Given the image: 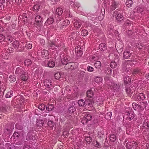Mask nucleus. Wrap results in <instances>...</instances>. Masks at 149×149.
Here are the masks:
<instances>
[{
  "label": "nucleus",
  "instance_id": "f257e3e1",
  "mask_svg": "<svg viewBox=\"0 0 149 149\" xmlns=\"http://www.w3.org/2000/svg\"><path fill=\"white\" fill-rule=\"evenodd\" d=\"M36 134L33 131L30 130L27 134L25 139L27 141H34L36 139Z\"/></svg>",
  "mask_w": 149,
  "mask_h": 149
},
{
  "label": "nucleus",
  "instance_id": "f03ea898",
  "mask_svg": "<svg viewBox=\"0 0 149 149\" xmlns=\"http://www.w3.org/2000/svg\"><path fill=\"white\" fill-rule=\"evenodd\" d=\"M133 52L132 51L130 50H126L123 52V57L125 59L129 58L131 56H132Z\"/></svg>",
  "mask_w": 149,
  "mask_h": 149
},
{
  "label": "nucleus",
  "instance_id": "7ed1b4c3",
  "mask_svg": "<svg viewBox=\"0 0 149 149\" xmlns=\"http://www.w3.org/2000/svg\"><path fill=\"white\" fill-rule=\"evenodd\" d=\"M44 85L47 88V90H50L53 87L52 83L50 80H46L44 82Z\"/></svg>",
  "mask_w": 149,
  "mask_h": 149
},
{
  "label": "nucleus",
  "instance_id": "20e7f679",
  "mask_svg": "<svg viewBox=\"0 0 149 149\" xmlns=\"http://www.w3.org/2000/svg\"><path fill=\"white\" fill-rule=\"evenodd\" d=\"M125 115L127 116L126 117V119L130 121L133 119L135 117V114L132 111H128L125 113Z\"/></svg>",
  "mask_w": 149,
  "mask_h": 149
},
{
  "label": "nucleus",
  "instance_id": "39448f33",
  "mask_svg": "<svg viewBox=\"0 0 149 149\" xmlns=\"http://www.w3.org/2000/svg\"><path fill=\"white\" fill-rule=\"evenodd\" d=\"M94 137L92 135L88 134L85 136V140L86 141V143L88 144H90L91 142L94 141Z\"/></svg>",
  "mask_w": 149,
  "mask_h": 149
},
{
  "label": "nucleus",
  "instance_id": "423d86ee",
  "mask_svg": "<svg viewBox=\"0 0 149 149\" xmlns=\"http://www.w3.org/2000/svg\"><path fill=\"white\" fill-rule=\"evenodd\" d=\"M24 97L23 96L19 95L17 96L15 103L17 104H20V105H22L24 103H25V101H24Z\"/></svg>",
  "mask_w": 149,
  "mask_h": 149
},
{
  "label": "nucleus",
  "instance_id": "0eeeda50",
  "mask_svg": "<svg viewBox=\"0 0 149 149\" xmlns=\"http://www.w3.org/2000/svg\"><path fill=\"white\" fill-rule=\"evenodd\" d=\"M85 107H88V108L90 107L92 109H93L94 108L93 106L94 102L93 101L89 99H86L85 100Z\"/></svg>",
  "mask_w": 149,
  "mask_h": 149
},
{
  "label": "nucleus",
  "instance_id": "6e6552de",
  "mask_svg": "<svg viewBox=\"0 0 149 149\" xmlns=\"http://www.w3.org/2000/svg\"><path fill=\"white\" fill-rule=\"evenodd\" d=\"M74 64L73 62H69L67 63L65 66L66 70H72L74 69Z\"/></svg>",
  "mask_w": 149,
  "mask_h": 149
},
{
  "label": "nucleus",
  "instance_id": "1a4fd4ad",
  "mask_svg": "<svg viewBox=\"0 0 149 149\" xmlns=\"http://www.w3.org/2000/svg\"><path fill=\"white\" fill-rule=\"evenodd\" d=\"M92 116L89 114L86 115L85 118L81 120V122L84 124H86L88 121L91 120Z\"/></svg>",
  "mask_w": 149,
  "mask_h": 149
},
{
  "label": "nucleus",
  "instance_id": "9d476101",
  "mask_svg": "<svg viewBox=\"0 0 149 149\" xmlns=\"http://www.w3.org/2000/svg\"><path fill=\"white\" fill-rule=\"evenodd\" d=\"M25 71L24 69L21 66H19L17 67L15 71V74H16L19 75L23 74Z\"/></svg>",
  "mask_w": 149,
  "mask_h": 149
},
{
  "label": "nucleus",
  "instance_id": "9b49d317",
  "mask_svg": "<svg viewBox=\"0 0 149 149\" xmlns=\"http://www.w3.org/2000/svg\"><path fill=\"white\" fill-rule=\"evenodd\" d=\"M58 45L56 43L51 41H49L47 43V47L49 49H54L55 47H57Z\"/></svg>",
  "mask_w": 149,
  "mask_h": 149
},
{
  "label": "nucleus",
  "instance_id": "f8f14e48",
  "mask_svg": "<svg viewBox=\"0 0 149 149\" xmlns=\"http://www.w3.org/2000/svg\"><path fill=\"white\" fill-rule=\"evenodd\" d=\"M126 146L127 149H134L136 146V145L135 143L134 144L131 142H128Z\"/></svg>",
  "mask_w": 149,
  "mask_h": 149
},
{
  "label": "nucleus",
  "instance_id": "ddd939ff",
  "mask_svg": "<svg viewBox=\"0 0 149 149\" xmlns=\"http://www.w3.org/2000/svg\"><path fill=\"white\" fill-rule=\"evenodd\" d=\"M54 106L53 104H48L46 106V112H49L54 110Z\"/></svg>",
  "mask_w": 149,
  "mask_h": 149
},
{
  "label": "nucleus",
  "instance_id": "4468645a",
  "mask_svg": "<svg viewBox=\"0 0 149 149\" xmlns=\"http://www.w3.org/2000/svg\"><path fill=\"white\" fill-rule=\"evenodd\" d=\"M14 128L13 126L11 125L7 127V128L5 130L4 132L5 133L10 134L12 132Z\"/></svg>",
  "mask_w": 149,
  "mask_h": 149
},
{
  "label": "nucleus",
  "instance_id": "2eb2a0df",
  "mask_svg": "<svg viewBox=\"0 0 149 149\" xmlns=\"http://www.w3.org/2000/svg\"><path fill=\"white\" fill-rule=\"evenodd\" d=\"M148 104L146 102H142L141 103L140 106V109L141 110H143L145 109V110H146L148 108Z\"/></svg>",
  "mask_w": 149,
  "mask_h": 149
},
{
  "label": "nucleus",
  "instance_id": "dca6fc26",
  "mask_svg": "<svg viewBox=\"0 0 149 149\" xmlns=\"http://www.w3.org/2000/svg\"><path fill=\"white\" fill-rule=\"evenodd\" d=\"M21 79L23 81H26L28 78L27 72L26 71H25L23 74L21 75Z\"/></svg>",
  "mask_w": 149,
  "mask_h": 149
},
{
  "label": "nucleus",
  "instance_id": "f3484780",
  "mask_svg": "<svg viewBox=\"0 0 149 149\" xmlns=\"http://www.w3.org/2000/svg\"><path fill=\"white\" fill-rule=\"evenodd\" d=\"M115 17L116 18V22H120L122 21L123 19V17L120 14H118L117 15V16L115 15Z\"/></svg>",
  "mask_w": 149,
  "mask_h": 149
},
{
  "label": "nucleus",
  "instance_id": "a211bd4d",
  "mask_svg": "<svg viewBox=\"0 0 149 149\" xmlns=\"http://www.w3.org/2000/svg\"><path fill=\"white\" fill-rule=\"evenodd\" d=\"M43 18L39 15H37L35 18L36 22L38 24H40L43 22Z\"/></svg>",
  "mask_w": 149,
  "mask_h": 149
},
{
  "label": "nucleus",
  "instance_id": "6ab92c4d",
  "mask_svg": "<svg viewBox=\"0 0 149 149\" xmlns=\"http://www.w3.org/2000/svg\"><path fill=\"white\" fill-rule=\"evenodd\" d=\"M69 113L71 114H72L75 111L76 109L74 105H70L68 108Z\"/></svg>",
  "mask_w": 149,
  "mask_h": 149
},
{
  "label": "nucleus",
  "instance_id": "aec40b11",
  "mask_svg": "<svg viewBox=\"0 0 149 149\" xmlns=\"http://www.w3.org/2000/svg\"><path fill=\"white\" fill-rule=\"evenodd\" d=\"M99 47L100 50L102 51L106 50L107 49V46L106 44L104 43L100 44Z\"/></svg>",
  "mask_w": 149,
  "mask_h": 149
},
{
  "label": "nucleus",
  "instance_id": "412c9836",
  "mask_svg": "<svg viewBox=\"0 0 149 149\" xmlns=\"http://www.w3.org/2000/svg\"><path fill=\"white\" fill-rule=\"evenodd\" d=\"M13 47L15 49H17L19 46V42L17 40H15L12 43Z\"/></svg>",
  "mask_w": 149,
  "mask_h": 149
},
{
  "label": "nucleus",
  "instance_id": "4be33fe9",
  "mask_svg": "<svg viewBox=\"0 0 149 149\" xmlns=\"http://www.w3.org/2000/svg\"><path fill=\"white\" fill-rule=\"evenodd\" d=\"M125 84H129L131 82V79L128 76H125L123 78Z\"/></svg>",
  "mask_w": 149,
  "mask_h": 149
},
{
  "label": "nucleus",
  "instance_id": "5701e85b",
  "mask_svg": "<svg viewBox=\"0 0 149 149\" xmlns=\"http://www.w3.org/2000/svg\"><path fill=\"white\" fill-rule=\"evenodd\" d=\"M137 98L139 100H143L146 98L145 95L143 93H139L137 95Z\"/></svg>",
  "mask_w": 149,
  "mask_h": 149
},
{
  "label": "nucleus",
  "instance_id": "b1692460",
  "mask_svg": "<svg viewBox=\"0 0 149 149\" xmlns=\"http://www.w3.org/2000/svg\"><path fill=\"white\" fill-rule=\"evenodd\" d=\"M76 52H77V55L79 57L81 56L82 54H83V52L82 50L80 48H79V49L78 48H75V49Z\"/></svg>",
  "mask_w": 149,
  "mask_h": 149
},
{
  "label": "nucleus",
  "instance_id": "393cba45",
  "mask_svg": "<svg viewBox=\"0 0 149 149\" xmlns=\"http://www.w3.org/2000/svg\"><path fill=\"white\" fill-rule=\"evenodd\" d=\"M92 144L95 147L98 148H101L102 147V146L100 143L97 141H92Z\"/></svg>",
  "mask_w": 149,
  "mask_h": 149
},
{
  "label": "nucleus",
  "instance_id": "a878e982",
  "mask_svg": "<svg viewBox=\"0 0 149 149\" xmlns=\"http://www.w3.org/2000/svg\"><path fill=\"white\" fill-rule=\"evenodd\" d=\"M85 101L83 99L79 100L78 102V104L80 107H85Z\"/></svg>",
  "mask_w": 149,
  "mask_h": 149
},
{
  "label": "nucleus",
  "instance_id": "bb28decb",
  "mask_svg": "<svg viewBox=\"0 0 149 149\" xmlns=\"http://www.w3.org/2000/svg\"><path fill=\"white\" fill-rule=\"evenodd\" d=\"M47 65L49 68H53L55 66V62L52 60L49 61L47 63Z\"/></svg>",
  "mask_w": 149,
  "mask_h": 149
},
{
  "label": "nucleus",
  "instance_id": "cd10ccee",
  "mask_svg": "<svg viewBox=\"0 0 149 149\" xmlns=\"http://www.w3.org/2000/svg\"><path fill=\"white\" fill-rule=\"evenodd\" d=\"M6 146L8 149H15V148L13 144H10L9 143H7L6 144Z\"/></svg>",
  "mask_w": 149,
  "mask_h": 149
},
{
  "label": "nucleus",
  "instance_id": "c85d7f7f",
  "mask_svg": "<svg viewBox=\"0 0 149 149\" xmlns=\"http://www.w3.org/2000/svg\"><path fill=\"white\" fill-rule=\"evenodd\" d=\"M54 21V19L52 17H50L46 21V22L45 24L46 25L47 24H52Z\"/></svg>",
  "mask_w": 149,
  "mask_h": 149
},
{
  "label": "nucleus",
  "instance_id": "c756f323",
  "mask_svg": "<svg viewBox=\"0 0 149 149\" xmlns=\"http://www.w3.org/2000/svg\"><path fill=\"white\" fill-rule=\"evenodd\" d=\"M119 5L118 2L113 1L112 3V6L111 7V8L112 10H114L118 7Z\"/></svg>",
  "mask_w": 149,
  "mask_h": 149
},
{
  "label": "nucleus",
  "instance_id": "7c9ffc66",
  "mask_svg": "<svg viewBox=\"0 0 149 149\" xmlns=\"http://www.w3.org/2000/svg\"><path fill=\"white\" fill-rule=\"evenodd\" d=\"M143 125L146 128H149V120L146 119L143 123Z\"/></svg>",
  "mask_w": 149,
  "mask_h": 149
},
{
  "label": "nucleus",
  "instance_id": "2f4dec72",
  "mask_svg": "<svg viewBox=\"0 0 149 149\" xmlns=\"http://www.w3.org/2000/svg\"><path fill=\"white\" fill-rule=\"evenodd\" d=\"M132 105L133 108L135 110H138L139 109H140V105H139L135 102L133 103Z\"/></svg>",
  "mask_w": 149,
  "mask_h": 149
},
{
  "label": "nucleus",
  "instance_id": "473e14b6",
  "mask_svg": "<svg viewBox=\"0 0 149 149\" xmlns=\"http://www.w3.org/2000/svg\"><path fill=\"white\" fill-rule=\"evenodd\" d=\"M125 4L127 7H131L132 6L133 4L132 0H127Z\"/></svg>",
  "mask_w": 149,
  "mask_h": 149
},
{
  "label": "nucleus",
  "instance_id": "72a5a7b5",
  "mask_svg": "<svg viewBox=\"0 0 149 149\" xmlns=\"http://www.w3.org/2000/svg\"><path fill=\"white\" fill-rule=\"evenodd\" d=\"M111 86H112V87L113 88V89L115 91H118L119 89L120 86L118 84L113 83Z\"/></svg>",
  "mask_w": 149,
  "mask_h": 149
},
{
  "label": "nucleus",
  "instance_id": "f704fd0d",
  "mask_svg": "<svg viewBox=\"0 0 149 149\" xmlns=\"http://www.w3.org/2000/svg\"><path fill=\"white\" fill-rule=\"evenodd\" d=\"M87 96L88 98L92 97L93 96V93L91 90L87 91L86 93Z\"/></svg>",
  "mask_w": 149,
  "mask_h": 149
},
{
  "label": "nucleus",
  "instance_id": "c9c22d12",
  "mask_svg": "<svg viewBox=\"0 0 149 149\" xmlns=\"http://www.w3.org/2000/svg\"><path fill=\"white\" fill-rule=\"evenodd\" d=\"M44 124V123L43 120H39L37 121L36 124L38 127H42Z\"/></svg>",
  "mask_w": 149,
  "mask_h": 149
},
{
  "label": "nucleus",
  "instance_id": "e433bc0d",
  "mask_svg": "<svg viewBox=\"0 0 149 149\" xmlns=\"http://www.w3.org/2000/svg\"><path fill=\"white\" fill-rule=\"evenodd\" d=\"M95 66L98 69H100L101 67V63L100 61H97L94 64Z\"/></svg>",
  "mask_w": 149,
  "mask_h": 149
},
{
  "label": "nucleus",
  "instance_id": "4c0bfd02",
  "mask_svg": "<svg viewBox=\"0 0 149 149\" xmlns=\"http://www.w3.org/2000/svg\"><path fill=\"white\" fill-rule=\"evenodd\" d=\"M56 13L58 15L60 16L63 13V10L61 8H58L56 10Z\"/></svg>",
  "mask_w": 149,
  "mask_h": 149
},
{
  "label": "nucleus",
  "instance_id": "58836bf2",
  "mask_svg": "<svg viewBox=\"0 0 149 149\" xmlns=\"http://www.w3.org/2000/svg\"><path fill=\"white\" fill-rule=\"evenodd\" d=\"M112 115V112H109L105 115L104 118L107 120L110 119L111 118Z\"/></svg>",
  "mask_w": 149,
  "mask_h": 149
},
{
  "label": "nucleus",
  "instance_id": "ea45409f",
  "mask_svg": "<svg viewBox=\"0 0 149 149\" xmlns=\"http://www.w3.org/2000/svg\"><path fill=\"white\" fill-rule=\"evenodd\" d=\"M8 80L11 83H13L16 80V78L14 75H10L8 78Z\"/></svg>",
  "mask_w": 149,
  "mask_h": 149
},
{
  "label": "nucleus",
  "instance_id": "a19ab883",
  "mask_svg": "<svg viewBox=\"0 0 149 149\" xmlns=\"http://www.w3.org/2000/svg\"><path fill=\"white\" fill-rule=\"evenodd\" d=\"M13 95V92L12 91H10L7 93L5 97L6 98L11 97Z\"/></svg>",
  "mask_w": 149,
  "mask_h": 149
},
{
  "label": "nucleus",
  "instance_id": "79ce46f5",
  "mask_svg": "<svg viewBox=\"0 0 149 149\" xmlns=\"http://www.w3.org/2000/svg\"><path fill=\"white\" fill-rule=\"evenodd\" d=\"M54 123L51 120L49 121L47 123V125L51 129H53L54 126Z\"/></svg>",
  "mask_w": 149,
  "mask_h": 149
},
{
  "label": "nucleus",
  "instance_id": "37998d69",
  "mask_svg": "<svg viewBox=\"0 0 149 149\" xmlns=\"http://www.w3.org/2000/svg\"><path fill=\"white\" fill-rule=\"evenodd\" d=\"M74 26L77 28L80 27L82 24L81 22L77 21L74 23Z\"/></svg>",
  "mask_w": 149,
  "mask_h": 149
},
{
  "label": "nucleus",
  "instance_id": "c03bdc74",
  "mask_svg": "<svg viewBox=\"0 0 149 149\" xmlns=\"http://www.w3.org/2000/svg\"><path fill=\"white\" fill-rule=\"evenodd\" d=\"M24 63L25 65L29 66L31 65L32 62L30 59H26L24 61Z\"/></svg>",
  "mask_w": 149,
  "mask_h": 149
},
{
  "label": "nucleus",
  "instance_id": "a18cd8bd",
  "mask_svg": "<svg viewBox=\"0 0 149 149\" xmlns=\"http://www.w3.org/2000/svg\"><path fill=\"white\" fill-rule=\"evenodd\" d=\"M125 90L127 93L131 96L133 93V91L131 89V88H126Z\"/></svg>",
  "mask_w": 149,
  "mask_h": 149
},
{
  "label": "nucleus",
  "instance_id": "49530a36",
  "mask_svg": "<svg viewBox=\"0 0 149 149\" xmlns=\"http://www.w3.org/2000/svg\"><path fill=\"white\" fill-rule=\"evenodd\" d=\"M110 140L112 142H114L116 139V136L114 134H111L110 136Z\"/></svg>",
  "mask_w": 149,
  "mask_h": 149
},
{
  "label": "nucleus",
  "instance_id": "de8ad7c7",
  "mask_svg": "<svg viewBox=\"0 0 149 149\" xmlns=\"http://www.w3.org/2000/svg\"><path fill=\"white\" fill-rule=\"evenodd\" d=\"M15 127L19 130H22L23 129V127L22 125L18 123L16 124Z\"/></svg>",
  "mask_w": 149,
  "mask_h": 149
},
{
  "label": "nucleus",
  "instance_id": "09e8293b",
  "mask_svg": "<svg viewBox=\"0 0 149 149\" xmlns=\"http://www.w3.org/2000/svg\"><path fill=\"white\" fill-rule=\"evenodd\" d=\"M19 134L17 132H15L13 135L14 139H18L19 138Z\"/></svg>",
  "mask_w": 149,
  "mask_h": 149
},
{
  "label": "nucleus",
  "instance_id": "8fccbe9b",
  "mask_svg": "<svg viewBox=\"0 0 149 149\" xmlns=\"http://www.w3.org/2000/svg\"><path fill=\"white\" fill-rule=\"evenodd\" d=\"M132 122H126L125 126L127 128H130L132 126Z\"/></svg>",
  "mask_w": 149,
  "mask_h": 149
},
{
  "label": "nucleus",
  "instance_id": "3c124183",
  "mask_svg": "<svg viewBox=\"0 0 149 149\" xmlns=\"http://www.w3.org/2000/svg\"><path fill=\"white\" fill-rule=\"evenodd\" d=\"M111 69L109 66L107 67L106 70H105V72L106 74L109 75L111 74Z\"/></svg>",
  "mask_w": 149,
  "mask_h": 149
},
{
  "label": "nucleus",
  "instance_id": "603ef678",
  "mask_svg": "<svg viewBox=\"0 0 149 149\" xmlns=\"http://www.w3.org/2000/svg\"><path fill=\"white\" fill-rule=\"evenodd\" d=\"M94 79L95 81L97 83L100 82L102 80V79L101 77L97 76L95 77Z\"/></svg>",
  "mask_w": 149,
  "mask_h": 149
},
{
  "label": "nucleus",
  "instance_id": "864d4df0",
  "mask_svg": "<svg viewBox=\"0 0 149 149\" xmlns=\"http://www.w3.org/2000/svg\"><path fill=\"white\" fill-rule=\"evenodd\" d=\"M117 66V62L115 61L111 62L110 64V66L112 68H116Z\"/></svg>",
  "mask_w": 149,
  "mask_h": 149
},
{
  "label": "nucleus",
  "instance_id": "5fc2aeb1",
  "mask_svg": "<svg viewBox=\"0 0 149 149\" xmlns=\"http://www.w3.org/2000/svg\"><path fill=\"white\" fill-rule=\"evenodd\" d=\"M81 34L82 36H85L88 34V32L86 30H82L81 31Z\"/></svg>",
  "mask_w": 149,
  "mask_h": 149
},
{
  "label": "nucleus",
  "instance_id": "6e6d98bb",
  "mask_svg": "<svg viewBox=\"0 0 149 149\" xmlns=\"http://www.w3.org/2000/svg\"><path fill=\"white\" fill-rule=\"evenodd\" d=\"M45 105L43 104H41L39 105L38 106V108L41 110L42 111L45 109Z\"/></svg>",
  "mask_w": 149,
  "mask_h": 149
},
{
  "label": "nucleus",
  "instance_id": "4d7b16f0",
  "mask_svg": "<svg viewBox=\"0 0 149 149\" xmlns=\"http://www.w3.org/2000/svg\"><path fill=\"white\" fill-rule=\"evenodd\" d=\"M68 60L65 57H64L61 60V62L62 64L65 65L68 63Z\"/></svg>",
  "mask_w": 149,
  "mask_h": 149
},
{
  "label": "nucleus",
  "instance_id": "13d9d810",
  "mask_svg": "<svg viewBox=\"0 0 149 149\" xmlns=\"http://www.w3.org/2000/svg\"><path fill=\"white\" fill-rule=\"evenodd\" d=\"M104 80L107 83V84L109 85H110V84L109 82H108V81H112V80L109 77H105L104 78Z\"/></svg>",
  "mask_w": 149,
  "mask_h": 149
},
{
  "label": "nucleus",
  "instance_id": "bf43d9fd",
  "mask_svg": "<svg viewBox=\"0 0 149 149\" xmlns=\"http://www.w3.org/2000/svg\"><path fill=\"white\" fill-rule=\"evenodd\" d=\"M40 6L39 5H34L33 7V11L38 10L40 8Z\"/></svg>",
  "mask_w": 149,
  "mask_h": 149
},
{
  "label": "nucleus",
  "instance_id": "052dcab7",
  "mask_svg": "<svg viewBox=\"0 0 149 149\" xmlns=\"http://www.w3.org/2000/svg\"><path fill=\"white\" fill-rule=\"evenodd\" d=\"M25 47L27 49H30L32 47V45L31 44L27 43L26 44Z\"/></svg>",
  "mask_w": 149,
  "mask_h": 149
},
{
  "label": "nucleus",
  "instance_id": "680f3d73",
  "mask_svg": "<svg viewBox=\"0 0 149 149\" xmlns=\"http://www.w3.org/2000/svg\"><path fill=\"white\" fill-rule=\"evenodd\" d=\"M140 72V70L138 69H135L133 70L132 72V74L134 75L139 74Z\"/></svg>",
  "mask_w": 149,
  "mask_h": 149
},
{
  "label": "nucleus",
  "instance_id": "e2e57ef3",
  "mask_svg": "<svg viewBox=\"0 0 149 149\" xmlns=\"http://www.w3.org/2000/svg\"><path fill=\"white\" fill-rule=\"evenodd\" d=\"M5 36L3 35L0 34V42L3 41L5 39Z\"/></svg>",
  "mask_w": 149,
  "mask_h": 149
},
{
  "label": "nucleus",
  "instance_id": "0e129e2a",
  "mask_svg": "<svg viewBox=\"0 0 149 149\" xmlns=\"http://www.w3.org/2000/svg\"><path fill=\"white\" fill-rule=\"evenodd\" d=\"M10 18L11 17L10 16H6L5 18L6 22L7 23H10V22L9 21H10Z\"/></svg>",
  "mask_w": 149,
  "mask_h": 149
},
{
  "label": "nucleus",
  "instance_id": "69168bd1",
  "mask_svg": "<svg viewBox=\"0 0 149 149\" xmlns=\"http://www.w3.org/2000/svg\"><path fill=\"white\" fill-rule=\"evenodd\" d=\"M85 72L84 71H81L80 72L79 76H80V78L81 79H83L84 75Z\"/></svg>",
  "mask_w": 149,
  "mask_h": 149
},
{
  "label": "nucleus",
  "instance_id": "338daca9",
  "mask_svg": "<svg viewBox=\"0 0 149 149\" xmlns=\"http://www.w3.org/2000/svg\"><path fill=\"white\" fill-rule=\"evenodd\" d=\"M132 22L130 21V20L128 19H127L125 22V24L127 26H130L131 25V24H132Z\"/></svg>",
  "mask_w": 149,
  "mask_h": 149
},
{
  "label": "nucleus",
  "instance_id": "774afa93",
  "mask_svg": "<svg viewBox=\"0 0 149 149\" xmlns=\"http://www.w3.org/2000/svg\"><path fill=\"white\" fill-rule=\"evenodd\" d=\"M7 107L6 106H2L1 107L2 111L4 113H6L7 112Z\"/></svg>",
  "mask_w": 149,
  "mask_h": 149
}]
</instances>
